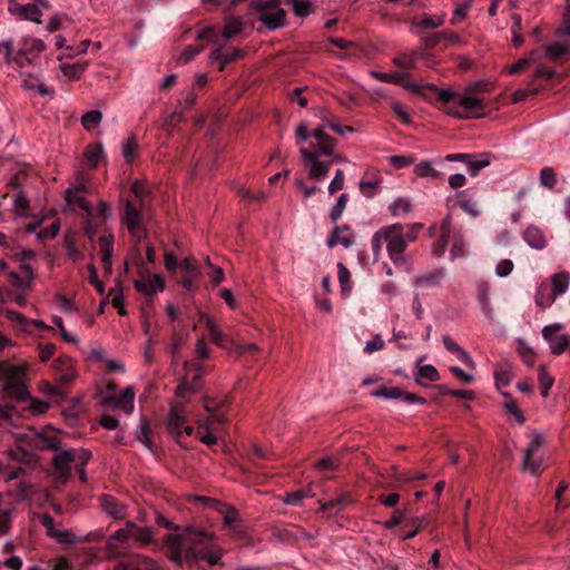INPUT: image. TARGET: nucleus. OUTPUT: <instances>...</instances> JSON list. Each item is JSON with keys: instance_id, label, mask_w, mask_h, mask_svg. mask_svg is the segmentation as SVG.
Wrapping results in <instances>:
<instances>
[{"instance_id": "nucleus-61", "label": "nucleus", "mask_w": 570, "mask_h": 570, "mask_svg": "<svg viewBox=\"0 0 570 570\" xmlns=\"http://www.w3.org/2000/svg\"><path fill=\"white\" fill-rule=\"evenodd\" d=\"M344 180H345L344 171L342 169H337L335 171L334 178L332 179V181L328 185V193L331 195H333V194L342 190L344 187Z\"/></svg>"}, {"instance_id": "nucleus-31", "label": "nucleus", "mask_w": 570, "mask_h": 570, "mask_svg": "<svg viewBox=\"0 0 570 570\" xmlns=\"http://www.w3.org/2000/svg\"><path fill=\"white\" fill-rule=\"evenodd\" d=\"M494 381L498 389L505 387L511 383L513 372L510 364H497L494 367Z\"/></svg>"}, {"instance_id": "nucleus-52", "label": "nucleus", "mask_w": 570, "mask_h": 570, "mask_svg": "<svg viewBox=\"0 0 570 570\" xmlns=\"http://www.w3.org/2000/svg\"><path fill=\"white\" fill-rule=\"evenodd\" d=\"M131 191L135 195V197L137 198V200L139 203V207L144 208L145 200L149 196V193H150L149 188L144 183L136 180L131 185Z\"/></svg>"}, {"instance_id": "nucleus-24", "label": "nucleus", "mask_w": 570, "mask_h": 570, "mask_svg": "<svg viewBox=\"0 0 570 570\" xmlns=\"http://www.w3.org/2000/svg\"><path fill=\"white\" fill-rule=\"evenodd\" d=\"M442 342L444 347L452 354H454L461 362L466 364L470 367H474L475 363L469 353L462 348L454 340H452L449 335H443Z\"/></svg>"}, {"instance_id": "nucleus-21", "label": "nucleus", "mask_w": 570, "mask_h": 570, "mask_svg": "<svg viewBox=\"0 0 570 570\" xmlns=\"http://www.w3.org/2000/svg\"><path fill=\"white\" fill-rule=\"evenodd\" d=\"M76 461V453L72 450H63L52 458V466L61 476L68 478L71 468L70 464Z\"/></svg>"}, {"instance_id": "nucleus-53", "label": "nucleus", "mask_w": 570, "mask_h": 570, "mask_svg": "<svg viewBox=\"0 0 570 570\" xmlns=\"http://www.w3.org/2000/svg\"><path fill=\"white\" fill-rule=\"evenodd\" d=\"M540 184L549 189H552L557 184V175L551 167H544L539 175Z\"/></svg>"}, {"instance_id": "nucleus-16", "label": "nucleus", "mask_w": 570, "mask_h": 570, "mask_svg": "<svg viewBox=\"0 0 570 570\" xmlns=\"http://www.w3.org/2000/svg\"><path fill=\"white\" fill-rule=\"evenodd\" d=\"M8 10L11 14L18 16L22 20L41 22L42 12L36 3L21 4L14 0L9 1Z\"/></svg>"}, {"instance_id": "nucleus-44", "label": "nucleus", "mask_w": 570, "mask_h": 570, "mask_svg": "<svg viewBox=\"0 0 570 570\" xmlns=\"http://www.w3.org/2000/svg\"><path fill=\"white\" fill-rule=\"evenodd\" d=\"M424 88L436 92L439 100L445 105H449L452 100H455V102H456L459 94H460V92L453 91L451 89H439L436 86H434L432 83H428V85L423 86V89Z\"/></svg>"}, {"instance_id": "nucleus-60", "label": "nucleus", "mask_w": 570, "mask_h": 570, "mask_svg": "<svg viewBox=\"0 0 570 570\" xmlns=\"http://www.w3.org/2000/svg\"><path fill=\"white\" fill-rule=\"evenodd\" d=\"M210 415H208L203 423L200 424V429H212L215 423H225L226 416L223 412L216 411V412H209Z\"/></svg>"}, {"instance_id": "nucleus-29", "label": "nucleus", "mask_w": 570, "mask_h": 570, "mask_svg": "<svg viewBox=\"0 0 570 570\" xmlns=\"http://www.w3.org/2000/svg\"><path fill=\"white\" fill-rule=\"evenodd\" d=\"M99 247L101 250V262L108 272H111V258L114 254V237L104 235L99 238Z\"/></svg>"}, {"instance_id": "nucleus-22", "label": "nucleus", "mask_w": 570, "mask_h": 570, "mask_svg": "<svg viewBox=\"0 0 570 570\" xmlns=\"http://www.w3.org/2000/svg\"><path fill=\"white\" fill-rule=\"evenodd\" d=\"M491 154H470V158L466 160V169L470 176L475 177L480 170L488 167L491 164Z\"/></svg>"}, {"instance_id": "nucleus-37", "label": "nucleus", "mask_w": 570, "mask_h": 570, "mask_svg": "<svg viewBox=\"0 0 570 570\" xmlns=\"http://www.w3.org/2000/svg\"><path fill=\"white\" fill-rule=\"evenodd\" d=\"M87 67V62L62 63L60 70L63 76L70 79H80Z\"/></svg>"}, {"instance_id": "nucleus-42", "label": "nucleus", "mask_w": 570, "mask_h": 570, "mask_svg": "<svg viewBox=\"0 0 570 570\" xmlns=\"http://www.w3.org/2000/svg\"><path fill=\"white\" fill-rule=\"evenodd\" d=\"M420 53H402L393 58V63L401 69H414Z\"/></svg>"}, {"instance_id": "nucleus-40", "label": "nucleus", "mask_w": 570, "mask_h": 570, "mask_svg": "<svg viewBox=\"0 0 570 570\" xmlns=\"http://www.w3.org/2000/svg\"><path fill=\"white\" fill-rule=\"evenodd\" d=\"M443 278V273L441 271L430 272L423 275H420L415 278V285L419 287H430L440 284Z\"/></svg>"}, {"instance_id": "nucleus-15", "label": "nucleus", "mask_w": 570, "mask_h": 570, "mask_svg": "<svg viewBox=\"0 0 570 570\" xmlns=\"http://www.w3.org/2000/svg\"><path fill=\"white\" fill-rule=\"evenodd\" d=\"M382 181L383 177L377 169H367L360 180V191L366 198H372L380 190Z\"/></svg>"}, {"instance_id": "nucleus-7", "label": "nucleus", "mask_w": 570, "mask_h": 570, "mask_svg": "<svg viewBox=\"0 0 570 570\" xmlns=\"http://www.w3.org/2000/svg\"><path fill=\"white\" fill-rule=\"evenodd\" d=\"M563 326L560 323L550 324L543 327L542 336L549 342L551 353L560 355L568 351L570 353V336L560 334Z\"/></svg>"}, {"instance_id": "nucleus-58", "label": "nucleus", "mask_w": 570, "mask_h": 570, "mask_svg": "<svg viewBox=\"0 0 570 570\" xmlns=\"http://www.w3.org/2000/svg\"><path fill=\"white\" fill-rule=\"evenodd\" d=\"M204 50L203 46H187L179 56V62L186 65L195 59Z\"/></svg>"}, {"instance_id": "nucleus-19", "label": "nucleus", "mask_w": 570, "mask_h": 570, "mask_svg": "<svg viewBox=\"0 0 570 570\" xmlns=\"http://www.w3.org/2000/svg\"><path fill=\"white\" fill-rule=\"evenodd\" d=\"M355 242V237L351 227L346 224L341 226H335L330 234L326 245L330 248L335 247L336 245H342L345 248H348Z\"/></svg>"}, {"instance_id": "nucleus-45", "label": "nucleus", "mask_w": 570, "mask_h": 570, "mask_svg": "<svg viewBox=\"0 0 570 570\" xmlns=\"http://www.w3.org/2000/svg\"><path fill=\"white\" fill-rule=\"evenodd\" d=\"M287 3L292 4L296 17L305 18L312 12V2L309 0H287Z\"/></svg>"}, {"instance_id": "nucleus-9", "label": "nucleus", "mask_w": 570, "mask_h": 570, "mask_svg": "<svg viewBox=\"0 0 570 570\" xmlns=\"http://www.w3.org/2000/svg\"><path fill=\"white\" fill-rule=\"evenodd\" d=\"M299 155L302 156L303 160L309 165V179L321 181L327 176L330 171V164L320 160V153L308 148H301Z\"/></svg>"}, {"instance_id": "nucleus-12", "label": "nucleus", "mask_w": 570, "mask_h": 570, "mask_svg": "<svg viewBox=\"0 0 570 570\" xmlns=\"http://www.w3.org/2000/svg\"><path fill=\"white\" fill-rule=\"evenodd\" d=\"M142 208H138L131 200H127L125 204V214L121 217V222L126 225L129 234L132 237L140 238V227L142 225Z\"/></svg>"}, {"instance_id": "nucleus-41", "label": "nucleus", "mask_w": 570, "mask_h": 570, "mask_svg": "<svg viewBox=\"0 0 570 570\" xmlns=\"http://www.w3.org/2000/svg\"><path fill=\"white\" fill-rule=\"evenodd\" d=\"M336 144L337 140L335 138L326 135L323 139L317 141V147L312 144L309 149L320 153V156L333 155Z\"/></svg>"}, {"instance_id": "nucleus-32", "label": "nucleus", "mask_w": 570, "mask_h": 570, "mask_svg": "<svg viewBox=\"0 0 570 570\" xmlns=\"http://www.w3.org/2000/svg\"><path fill=\"white\" fill-rule=\"evenodd\" d=\"M548 284H551L554 295L558 297L567 292L570 284V274L568 272L556 273L550 277Z\"/></svg>"}, {"instance_id": "nucleus-54", "label": "nucleus", "mask_w": 570, "mask_h": 570, "mask_svg": "<svg viewBox=\"0 0 570 570\" xmlns=\"http://www.w3.org/2000/svg\"><path fill=\"white\" fill-rule=\"evenodd\" d=\"M567 52L568 48L560 42H553L546 46V57L553 61L558 60L561 56L566 55Z\"/></svg>"}, {"instance_id": "nucleus-34", "label": "nucleus", "mask_w": 570, "mask_h": 570, "mask_svg": "<svg viewBox=\"0 0 570 570\" xmlns=\"http://www.w3.org/2000/svg\"><path fill=\"white\" fill-rule=\"evenodd\" d=\"M104 156L101 144H90L86 147L83 157L90 168H96Z\"/></svg>"}, {"instance_id": "nucleus-3", "label": "nucleus", "mask_w": 570, "mask_h": 570, "mask_svg": "<svg viewBox=\"0 0 570 570\" xmlns=\"http://www.w3.org/2000/svg\"><path fill=\"white\" fill-rule=\"evenodd\" d=\"M257 13V19L268 30H276L285 27L286 11L281 8L279 0H254L250 4Z\"/></svg>"}, {"instance_id": "nucleus-46", "label": "nucleus", "mask_w": 570, "mask_h": 570, "mask_svg": "<svg viewBox=\"0 0 570 570\" xmlns=\"http://www.w3.org/2000/svg\"><path fill=\"white\" fill-rule=\"evenodd\" d=\"M414 173L419 177H431L434 179L442 178V176H443L442 173L434 169L432 167L431 163H429V161H421L420 164H417L415 166Z\"/></svg>"}, {"instance_id": "nucleus-39", "label": "nucleus", "mask_w": 570, "mask_h": 570, "mask_svg": "<svg viewBox=\"0 0 570 570\" xmlns=\"http://www.w3.org/2000/svg\"><path fill=\"white\" fill-rule=\"evenodd\" d=\"M337 271L342 294L348 296L352 291L351 273L343 263H337Z\"/></svg>"}, {"instance_id": "nucleus-35", "label": "nucleus", "mask_w": 570, "mask_h": 570, "mask_svg": "<svg viewBox=\"0 0 570 570\" xmlns=\"http://www.w3.org/2000/svg\"><path fill=\"white\" fill-rule=\"evenodd\" d=\"M444 23V16H429L424 13L422 17L412 21V26L421 29H436Z\"/></svg>"}, {"instance_id": "nucleus-26", "label": "nucleus", "mask_w": 570, "mask_h": 570, "mask_svg": "<svg viewBox=\"0 0 570 570\" xmlns=\"http://www.w3.org/2000/svg\"><path fill=\"white\" fill-rule=\"evenodd\" d=\"M557 298L554 295L553 288L551 284H548V281H543L535 293V304L541 308L550 307Z\"/></svg>"}, {"instance_id": "nucleus-28", "label": "nucleus", "mask_w": 570, "mask_h": 570, "mask_svg": "<svg viewBox=\"0 0 570 570\" xmlns=\"http://www.w3.org/2000/svg\"><path fill=\"white\" fill-rule=\"evenodd\" d=\"M523 237L527 244L534 249H542L547 245L544 233L535 226H529L524 230Z\"/></svg>"}, {"instance_id": "nucleus-51", "label": "nucleus", "mask_w": 570, "mask_h": 570, "mask_svg": "<svg viewBox=\"0 0 570 570\" xmlns=\"http://www.w3.org/2000/svg\"><path fill=\"white\" fill-rule=\"evenodd\" d=\"M307 497H312L311 488L299 489V490L286 493L283 502L285 504L295 505V504H298L303 499H305Z\"/></svg>"}, {"instance_id": "nucleus-49", "label": "nucleus", "mask_w": 570, "mask_h": 570, "mask_svg": "<svg viewBox=\"0 0 570 570\" xmlns=\"http://www.w3.org/2000/svg\"><path fill=\"white\" fill-rule=\"evenodd\" d=\"M101 119H102L101 111H99V110H90V111H87L81 117V124L85 127V129L92 130L94 128H96L100 124Z\"/></svg>"}, {"instance_id": "nucleus-5", "label": "nucleus", "mask_w": 570, "mask_h": 570, "mask_svg": "<svg viewBox=\"0 0 570 570\" xmlns=\"http://www.w3.org/2000/svg\"><path fill=\"white\" fill-rule=\"evenodd\" d=\"M3 392L7 396L23 401L28 397V389L24 383V370L20 366L10 365L3 372Z\"/></svg>"}, {"instance_id": "nucleus-20", "label": "nucleus", "mask_w": 570, "mask_h": 570, "mask_svg": "<svg viewBox=\"0 0 570 570\" xmlns=\"http://www.w3.org/2000/svg\"><path fill=\"white\" fill-rule=\"evenodd\" d=\"M181 268L186 272V275L181 278V285L186 291L191 292L194 282L200 276L199 264L193 257H185L181 262Z\"/></svg>"}, {"instance_id": "nucleus-23", "label": "nucleus", "mask_w": 570, "mask_h": 570, "mask_svg": "<svg viewBox=\"0 0 570 570\" xmlns=\"http://www.w3.org/2000/svg\"><path fill=\"white\" fill-rule=\"evenodd\" d=\"M128 527L131 529L132 539L141 547L149 546L155 540L154 529L150 527H139L132 521H128Z\"/></svg>"}, {"instance_id": "nucleus-13", "label": "nucleus", "mask_w": 570, "mask_h": 570, "mask_svg": "<svg viewBox=\"0 0 570 570\" xmlns=\"http://www.w3.org/2000/svg\"><path fill=\"white\" fill-rule=\"evenodd\" d=\"M35 277L33 268L27 263L20 264L19 271H10L7 274L8 282L21 289H31Z\"/></svg>"}, {"instance_id": "nucleus-25", "label": "nucleus", "mask_w": 570, "mask_h": 570, "mask_svg": "<svg viewBox=\"0 0 570 570\" xmlns=\"http://www.w3.org/2000/svg\"><path fill=\"white\" fill-rule=\"evenodd\" d=\"M458 206L471 217H478L481 210L475 199H473L466 190H461L455 194Z\"/></svg>"}, {"instance_id": "nucleus-11", "label": "nucleus", "mask_w": 570, "mask_h": 570, "mask_svg": "<svg viewBox=\"0 0 570 570\" xmlns=\"http://www.w3.org/2000/svg\"><path fill=\"white\" fill-rule=\"evenodd\" d=\"M139 274L140 278L135 279L134 282V286L137 292L147 296H153L154 294L165 289V283L160 275H150L145 268H140Z\"/></svg>"}, {"instance_id": "nucleus-33", "label": "nucleus", "mask_w": 570, "mask_h": 570, "mask_svg": "<svg viewBox=\"0 0 570 570\" xmlns=\"http://www.w3.org/2000/svg\"><path fill=\"white\" fill-rule=\"evenodd\" d=\"M70 363H71V358H69L68 356L59 357L55 361L57 368H60V367L67 368V372L60 374L57 379V381L60 385H67V384L72 383L77 376V373L71 368Z\"/></svg>"}, {"instance_id": "nucleus-59", "label": "nucleus", "mask_w": 570, "mask_h": 570, "mask_svg": "<svg viewBox=\"0 0 570 570\" xmlns=\"http://www.w3.org/2000/svg\"><path fill=\"white\" fill-rule=\"evenodd\" d=\"M137 141L135 139V137H129L126 139V141L124 142L122 145V155H124V158L126 159V161L128 164H131L132 160H134V155L137 150Z\"/></svg>"}, {"instance_id": "nucleus-55", "label": "nucleus", "mask_w": 570, "mask_h": 570, "mask_svg": "<svg viewBox=\"0 0 570 570\" xmlns=\"http://www.w3.org/2000/svg\"><path fill=\"white\" fill-rule=\"evenodd\" d=\"M340 464L341 460L338 456H326L317 460L314 464V468L320 471L337 470Z\"/></svg>"}, {"instance_id": "nucleus-50", "label": "nucleus", "mask_w": 570, "mask_h": 570, "mask_svg": "<svg viewBox=\"0 0 570 570\" xmlns=\"http://www.w3.org/2000/svg\"><path fill=\"white\" fill-rule=\"evenodd\" d=\"M347 200H348L347 194L343 193L338 196L335 205L332 207V209L330 212V218L333 223H336L341 218V216L346 207Z\"/></svg>"}, {"instance_id": "nucleus-30", "label": "nucleus", "mask_w": 570, "mask_h": 570, "mask_svg": "<svg viewBox=\"0 0 570 570\" xmlns=\"http://www.w3.org/2000/svg\"><path fill=\"white\" fill-rule=\"evenodd\" d=\"M478 302L480 303L484 315L489 318H493V309L490 303V285L485 282L478 284Z\"/></svg>"}, {"instance_id": "nucleus-38", "label": "nucleus", "mask_w": 570, "mask_h": 570, "mask_svg": "<svg viewBox=\"0 0 570 570\" xmlns=\"http://www.w3.org/2000/svg\"><path fill=\"white\" fill-rule=\"evenodd\" d=\"M538 381L541 390V395L547 397L549 394V390L552 387L554 383V379L547 371L546 365L541 364L538 368Z\"/></svg>"}, {"instance_id": "nucleus-2", "label": "nucleus", "mask_w": 570, "mask_h": 570, "mask_svg": "<svg viewBox=\"0 0 570 570\" xmlns=\"http://www.w3.org/2000/svg\"><path fill=\"white\" fill-rule=\"evenodd\" d=\"M422 228L421 223L407 226L397 223L384 227L387 255L395 265L405 263L404 252L407 244L417 239Z\"/></svg>"}, {"instance_id": "nucleus-64", "label": "nucleus", "mask_w": 570, "mask_h": 570, "mask_svg": "<svg viewBox=\"0 0 570 570\" xmlns=\"http://www.w3.org/2000/svg\"><path fill=\"white\" fill-rule=\"evenodd\" d=\"M419 375L430 382H436L440 379L439 372L433 365H423L419 368Z\"/></svg>"}, {"instance_id": "nucleus-62", "label": "nucleus", "mask_w": 570, "mask_h": 570, "mask_svg": "<svg viewBox=\"0 0 570 570\" xmlns=\"http://www.w3.org/2000/svg\"><path fill=\"white\" fill-rule=\"evenodd\" d=\"M65 198L69 205H77L88 214L91 212L90 204L80 194L77 193V194L71 195L70 197H67V194H66Z\"/></svg>"}, {"instance_id": "nucleus-56", "label": "nucleus", "mask_w": 570, "mask_h": 570, "mask_svg": "<svg viewBox=\"0 0 570 570\" xmlns=\"http://www.w3.org/2000/svg\"><path fill=\"white\" fill-rule=\"evenodd\" d=\"M50 538H53L59 543H66V544H75V543L79 542V539L70 530L57 529Z\"/></svg>"}, {"instance_id": "nucleus-18", "label": "nucleus", "mask_w": 570, "mask_h": 570, "mask_svg": "<svg viewBox=\"0 0 570 570\" xmlns=\"http://www.w3.org/2000/svg\"><path fill=\"white\" fill-rule=\"evenodd\" d=\"M99 505L102 511L115 520H121L126 517L127 505L110 494L99 497Z\"/></svg>"}, {"instance_id": "nucleus-57", "label": "nucleus", "mask_w": 570, "mask_h": 570, "mask_svg": "<svg viewBox=\"0 0 570 570\" xmlns=\"http://www.w3.org/2000/svg\"><path fill=\"white\" fill-rule=\"evenodd\" d=\"M383 243H385V230L384 227L380 228L372 237L371 246L374 254V258L381 254Z\"/></svg>"}, {"instance_id": "nucleus-8", "label": "nucleus", "mask_w": 570, "mask_h": 570, "mask_svg": "<svg viewBox=\"0 0 570 570\" xmlns=\"http://www.w3.org/2000/svg\"><path fill=\"white\" fill-rule=\"evenodd\" d=\"M187 421L186 404L184 402H174L170 404L169 413L166 420V428L170 435L176 440L183 436V426Z\"/></svg>"}, {"instance_id": "nucleus-43", "label": "nucleus", "mask_w": 570, "mask_h": 570, "mask_svg": "<svg viewBox=\"0 0 570 570\" xmlns=\"http://www.w3.org/2000/svg\"><path fill=\"white\" fill-rule=\"evenodd\" d=\"M502 395L505 397V402L503 404V407L505 411L510 414H512L515 419V421L519 424H523L525 421V417L522 413V411L518 407L517 402L509 393L503 392Z\"/></svg>"}, {"instance_id": "nucleus-14", "label": "nucleus", "mask_w": 570, "mask_h": 570, "mask_svg": "<svg viewBox=\"0 0 570 570\" xmlns=\"http://www.w3.org/2000/svg\"><path fill=\"white\" fill-rule=\"evenodd\" d=\"M372 395L375 397L391 399L397 400L401 399L406 403H419L425 404L426 400L416 395L415 393H409L402 390L401 387H387L381 386L372 392Z\"/></svg>"}, {"instance_id": "nucleus-1", "label": "nucleus", "mask_w": 570, "mask_h": 570, "mask_svg": "<svg viewBox=\"0 0 570 570\" xmlns=\"http://www.w3.org/2000/svg\"><path fill=\"white\" fill-rule=\"evenodd\" d=\"M213 540V533L194 527L185 528L183 533H168L164 537V544L168 548L166 557L179 567L191 561L216 566L223 551L214 546Z\"/></svg>"}, {"instance_id": "nucleus-4", "label": "nucleus", "mask_w": 570, "mask_h": 570, "mask_svg": "<svg viewBox=\"0 0 570 570\" xmlns=\"http://www.w3.org/2000/svg\"><path fill=\"white\" fill-rule=\"evenodd\" d=\"M484 108L482 98L464 91V94H459L454 105L445 108V112L458 119L480 118L484 116Z\"/></svg>"}, {"instance_id": "nucleus-27", "label": "nucleus", "mask_w": 570, "mask_h": 570, "mask_svg": "<svg viewBox=\"0 0 570 570\" xmlns=\"http://www.w3.org/2000/svg\"><path fill=\"white\" fill-rule=\"evenodd\" d=\"M245 27V22L239 16H228L225 18V24L222 30V36L226 40H230L239 35Z\"/></svg>"}, {"instance_id": "nucleus-36", "label": "nucleus", "mask_w": 570, "mask_h": 570, "mask_svg": "<svg viewBox=\"0 0 570 570\" xmlns=\"http://www.w3.org/2000/svg\"><path fill=\"white\" fill-rule=\"evenodd\" d=\"M206 328L209 333L210 340L218 346H224L227 336L223 333L215 320L210 316L206 317Z\"/></svg>"}, {"instance_id": "nucleus-48", "label": "nucleus", "mask_w": 570, "mask_h": 570, "mask_svg": "<svg viewBox=\"0 0 570 570\" xmlns=\"http://www.w3.org/2000/svg\"><path fill=\"white\" fill-rule=\"evenodd\" d=\"M392 216H401L412 210V205L406 198H397L389 206Z\"/></svg>"}, {"instance_id": "nucleus-6", "label": "nucleus", "mask_w": 570, "mask_h": 570, "mask_svg": "<svg viewBox=\"0 0 570 570\" xmlns=\"http://www.w3.org/2000/svg\"><path fill=\"white\" fill-rule=\"evenodd\" d=\"M543 444L544 439L542 434L535 433L529 445L525 448L522 456V469L537 476L543 472V465L540 459L534 458V454L543 446Z\"/></svg>"}, {"instance_id": "nucleus-47", "label": "nucleus", "mask_w": 570, "mask_h": 570, "mask_svg": "<svg viewBox=\"0 0 570 570\" xmlns=\"http://www.w3.org/2000/svg\"><path fill=\"white\" fill-rule=\"evenodd\" d=\"M539 58V52L533 50L528 58H522L509 67L508 73L513 75L523 71L530 63Z\"/></svg>"}, {"instance_id": "nucleus-63", "label": "nucleus", "mask_w": 570, "mask_h": 570, "mask_svg": "<svg viewBox=\"0 0 570 570\" xmlns=\"http://www.w3.org/2000/svg\"><path fill=\"white\" fill-rule=\"evenodd\" d=\"M65 243H66V255H67V257L72 259V261H79L82 257V255L78 250V248L76 247L73 238L68 236V235H66Z\"/></svg>"}, {"instance_id": "nucleus-17", "label": "nucleus", "mask_w": 570, "mask_h": 570, "mask_svg": "<svg viewBox=\"0 0 570 570\" xmlns=\"http://www.w3.org/2000/svg\"><path fill=\"white\" fill-rule=\"evenodd\" d=\"M135 390L132 386H127L119 395H110L105 400V404L122 410L126 414H131L134 411Z\"/></svg>"}, {"instance_id": "nucleus-10", "label": "nucleus", "mask_w": 570, "mask_h": 570, "mask_svg": "<svg viewBox=\"0 0 570 570\" xmlns=\"http://www.w3.org/2000/svg\"><path fill=\"white\" fill-rule=\"evenodd\" d=\"M371 77L374 79L386 82V83H394L400 85L404 87L405 89L410 90L414 94H421L423 90V85L414 83L410 81L411 76L407 72H381L371 70L370 71Z\"/></svg>"}]
</instances>
